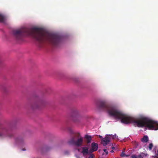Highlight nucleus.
<instances>
[{
    "mask_svg": "<svg viewBox=\"0 0 158 158\" xmlns=\"http://www.w3.org/2000/svg\"><path fill=\"white\" fill-rule=\"evenodd\" d=\"M13 34L17 40L22 41L25 35H31L36 40L37 45L42 47L46 42L50 43L53 46H59L61 43L62 38L54 34L44 32L42 29L37 27L24 28L14 30Z\"/></svg>",
    "mask_w": 158,
    "mask_h": 158,
    "instance_id": "f257e3e1",
    "label": "nucleus"
},
{
    "mask_svg": "<svg viewBox=\"0 0 158 158\" xmlns=\"http://www.w3.org/2000/svg\"><path fill=\"white\" fill-rule=\"evenodd\" d=\"M104 110L107 111L109 115L116 119L121 120V122L125 124L135 123L137 127H145L149 129L158 130V122L145 117H141L139 119L124 114L114 105L104 100Z\"/></svg>",
    "mask_w": 158,
    "mask_h": 158,
    "instance_id": "f03ea898",
    "label": "nucleus"
},
{
    "mask_svg": "<svg viewBox=\"0 0 158 158\" xmlns=\"http://www.w3.org/2000/svg\"><path fill=\"white\" fill-rule=\"evenodd\" d=\"M69 143L77 147L82 146L83 141L82 137L79 133L75 134L72 138L69 141Z\"/></svg>",
    "mask_w": 158,
    "mask_h": 158,
    "instance_id": "7ed1b4c3",
    "label": "nucleus"
},
{
    "mask_svg": "<svg viewBox=\"0 0 158 158\" xmlns=\"http://www.w3.org/2000/svg\"><path fill=\"white\" fill-rule=\"evenodd\" d=\"M11 131L10 128H8L2 127H0V137L3 138L8 137L11 138L13 136V134H10L9 132Z\"/></svg>",
    "mask_w": 158,
    "mask_h": 158,
    "instance_id": "20e7f679",
    "label": "nucleus"
},
{
    "mask_svg": "<svg viewBox=\"0 0 158 158\" xmlns=\"http://www.w3.org/2000/svg\"><path fill=\"white\" fill-rule=\"evenodd\" d=\"M110 135H107L104 138H103L102 139L101 143L103 146H105L109 143L110 139Z\"/></svg>",
    "mask_w": 158,
    "mask_h": 158,
    "instance_id": "39448f33",
    "label": "nucleus"
},
{
    "mask_svg": "<svg viewBox=\"0 0 158 158\" xmlns=\"http://www.w3.org/2000/svg\"><path fill=\"white\" fill-rule=\"evenodd\" d=\"M79 114V112L77 110H74L72 112L71 114V117L72 118L73 120L75 122H78L77 120H76L75 119V118H77L78 117Z\"/></svg>",
    "mask_w": 158,
    "mask_h": 158,
    "instance_id": "423d86ee",
    "label": "nucleus"
},
{
    "mask_svg": "<svg viewBox=\"0 0 158 158\" xmlns=\"http://www.w3.org/2000/svg\"><path fill=\"white\" fill-rule=\"evenodd\" d=\"M43 102L41 101L35 102L34 103L31 105V106L33 109H35L39 107L40 105H42Z\"/></svg>",
    "mask_w": 158,
    "mask_h": 158,
    "instance_id": "0eeeda50",
    "label": "nucleus"
},
{
    "mask_svg": "<svg viewBox=\"0 0 158 158\" xmlns=\"http://www.w3.org/2000/svg\"><path fill=\"white\" fill-rule=\"evenodd\" d=\"M82 153L84 156L86 155L89 153V148L87 147H84L82 148Z\"/></svg>",
    "mask_w": 158,
    "mask_h": 158,
    "instance_id": "6e6552de",
    "label": "nucleus"
},
{
    "mask_svg": "<svg viewBox=\"0 0 158 158\" xmlns=\"http://www.w3.org/2000/svg\"><path fill=\"white\" fill-rule=\"evenodd\" d=\"M91 148L93 152L97 150L98 148V144L93 142L91 144Z\"/></svg>",
    "mask_w": 158,
    "mask_h": 158,
    "instance_id": "1a4fd4ad",
    "label": "nucleus"
},
{
    "mask_svg": "<svg viewBox=\"0 0 158 158\" xmlns=\"http://www.w3.org/2000/svg\"><path fill=\"white\" fill-rule=\"evenodd\" d=\"M85 138L86 139V143H89L91 142L92 137L90 135H85Z\"/></svg>",
    "mask_w": 158,
    "mask_h": 158,
    "instance_id": "9d476101",
    "label": "nucleus"
},
{
    "mask_svg": "<svg viewBox=\"0 0 158 158\" xmlns=\"http://www.w3.org/2000/svg\"><path fill=\"white\" fill-rule=\"evenodd\" d=\"M141 141L143 143H146L148 140V137L147 135H145L141 139Z\"/></svg>",
    "mask_w": 158,
    "mask_h": 158,
    "instance_id": "9b49d317",
    "label": "nucleus"
},
{
    "mask_svg": "<svg viewBox=\"0 0 158 158\" xmlns=\"http://www.w3.org/2000/svg\"><path fill=\"white\" fill-rule=\"evenodd\" d=\"M148 155L147 153H144L143 152L141 153L138 155V158H143Z\"/></svg>",
    "mask_w": 158,
    "mask_h": 158,
    "instance_id": "f8f14e48",
    "label": "nucleus"
},
{
    "mask_svg": "<svg viewBox=\"0 0 158 158\" xmlns=\"http://www.w3.org/2000/svg\"><path fill=\"white\" fill-rule=\"evenodd\" d=\"M23 140V138L21 137H19L15 138V141L17 142H21Z\"/></svg>",
    "mask_w": 158,
    "mask_h": 158,
    "instance_id": "ddd939ff",
    "label": "nucleus"
},
{
    "mask_svg": "<svg viewBox=\"0 0 158 158\" xmlns=\"http://www.w3.org/2000/svg\"><path fill=\"white\" fill-rule=\"evenodd\" d=\"M5 17L4 16L0 14V22H4L5 20Z\"/></svg>",
    "mask_w": 158,
    "mask_h": 158,
    "instance_id": "4468645a",
    "label": "nucleus"
},
{
    "mask_svg": "<svg viewBox=\"0 0 158 158\" xmlns=\"http://www.w3.org/2000/svg\"><path fill=\"white\" fill-rule=\"evenodd\" d=\"M153 147V145L152 143H151L149 144L148 148L150 150H151Z\"/></svg>",
    "mask_w": 158,
    "mask_h": 158,
    "instance_id": "2eb2a0df",
    "label": "nucleus"
},
{
    "mask_svg": "<svg viewBox=\"0 0 158 158\" xmlns=\"http://www.w3.org/2000/svg\"><path fill=\"white\" fill-rule=\"evenodd\" d=\"M122 157H124L125 156H128L126 155L123 152L120 155Z\"/></svg>",
    "mask_w": 158,
    "mask_h": 158,
    "instance_id": "dca6fc26",
    "label": "nucleus"
},
{
    "mask_svg": "<svg viewBox=\"0 0 158 158\" xmlns=\"http://www.w3.org/2000/svg\"><path fill=\"white\" fill-rule=\"evenodd\" d=\"M132 158H138V155L136 156L135 155H133L131 156Z\"/></svg>",
    "mask_w": 158,
    "mask_h": 158,
    "instance_id": "f3484780",
    "label": "nucleus"
},
{
    "mask_svg": "<svg viewBox=\"0 0 158 158\" xmlns=\"http://www.w3.org/2000/svg\"><path fill=\"white\" fill-rule=\"evenodd\" d=\"M103 151L105 152L106 155H107L108 154V152L107 149H104L103 150Z\"/></svg>",
    "mask_w": 158,
    "mask_h": 158,
    "instance_id": "a211bd4d",
    "label": "nucleus"
},
{
    "mask_svg": "<svg viewBox=\"0 0 158 158\" xmlns=\"http://www.w3.org/2000/svg\"><path fill=\"white\" fill-rule=\"evenodd\" d=\"M94 155L93 154H90L88 158H94Z\"/></svg>",
    "mask_w": 158,
    "mask_h": 158,
    "instance_id": "6ab92c4d",
    "label": "nucleus"
},
{
    "mask_svg": "<svg viewBox=\"0 0 158 158\" xmlns=\"http://www.w3.org/2000/svg\"><path fill=\"white\" fill-rule=\"evenodd\" d=\"M49 149H50V148H45V150L46 151H48V150H49Z\"/></svg>",
    "mask_w": 158,
    "mask_h": 158,
    "instance_id": "aec40b11",
    "label": "nucleus"
},
{
    "mask_svg": "<svg viewBox=\"0 0 158 158\" xmlns=\"http://www.w3.org/2000/svg\"><path fill=\"white\" fill-rule=\"evenodd\" d=\"M116 135H113V138H114L115 137H116Z\"/></svg>",
    "mask_w": 158,
    "mask_h": 158,
    "instance_id": "412c9836",
    "label": "nucleus"
},
{
    "mask_svg": "<svg viewBox=\"0 0 158 158\" xmlns=\"http://www.w3.org/2000/svg\"><path fill=\"white\" fill-rule=\"evenodd\" d=\"M99 137L100 138H102V136H101V135H99Z\"/></svg>",
    "mask_w": 158,
    "mask_h": 158,
    "instance_id": "4be33fe9",
    "label": "nucleus"
},
{
    "mask_svg": "<svg viewBox=\"0 0 158 158\" xmlns=\"http://www.w3.org/2000/svg\"><path fill=\"white\" fill-rule=\"evenodd\" d=\"M112 149H114L115 148H114V147H112Z\"/></svg>",
    "mask_w": 158,
    "mask_h": 158,
    "instance_id": "5701e85b",
    "label": "nucleus"
},
{
    "mask_svg": "<svg viewBox=\"0 0 158 158\" xmlns=\"http://www.w3.org/2000/svg\"><path fill=\"white\" fill-rule=\"evenodd\" d=\"M110 152H114V151L113 150H112L111 151H110Z\"/></svg>",
    "mask_w": 158,
    "mask_h": 158,
    "instance_id": "b1692460",
    "label": "nucleus"
},
{
    "mask_svg": "<svg viewBox=\"0 0 158 158\" xmlns=\"http://www.w3.org/2000/svg\"><path fill=\"white\" fill-rule=\"evenodd\" d=\"M23 150H25L24 149H23Z\"/></svg>",
    "mask_w": 158,
    "mask_h": 158,
    "instance_id": "393cba45",
    "label": "nucleus"
},
{
    "mask_svg": "<svg viewBox=\"0 0 158 158\" xmlns=\"http://www.w3.org/2000/svg\"><path fill=\"white\" fill-rule=\"evenodd\" d=\"M1 60H0V63H1Z\"/></svg>",
    "mask_w": 158,
    "mask_h": 158,
    "instance_id": "a878e982",
    "label": "nucleus"
}]
</instances>
